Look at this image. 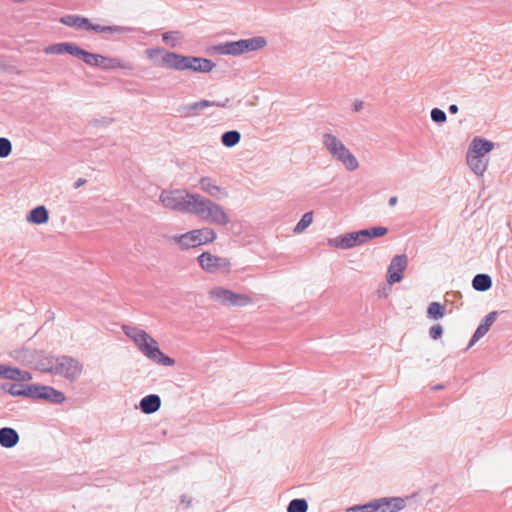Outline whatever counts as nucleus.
<instances>
[{
	"instance_id": "obj_1",
	"label": "nucleus",
	"mask_w": 512,
	"mask_h": 512,
	"mask_svg": "<svg viewBox=\"0 0 512 512\" xmlns=\"http://www.w3.org/2000/svg\"><path fill=\"white\" fill-rule=\"evenodd\" d=\"M123 331L147 358L165 366L174 365L175 361L160 351L157 341L147 332L130 326H123Z\"/></svg>"
},
{
	"instance_id": "obj_2",
	"label": "nucleus",
	"mask_w": 512,
	"mask_h": 512,
	"mask_svg": "<svg viewBox=\"0 0 512 512\" xmlns=\"http://www.w3.org/2000/svg\"><path fill=\"white\" fill-rule=\"evenodd\" d=\"M158 66L175 70H192L196 72H210L214 63L206 58L182 56L173 52L165 51V54L158 61Z\"/></svg>"
},
{
	"instance_id": "obj_3",
	"label": "nucleus",
	"mask_w": 512,
	"mask_h": 512,
	"mask_svg": "<svg viewBox=\"0 0 512 512\" xmlns=\"http://www.w3.org/2000/svg\"><path fill=\"white\" fill-rule=\"evenodd\" d=\"M191 213L213 224L226 226L230 223V216L223 206L199 194L195 198Z\"/></svg>"
},
{
	"instance_id": "obj_4",
	"label": "nucleus",
	"mask_w": 512,
	"mask_h": 512,
	"mask_svg": "<svg viewBox=\"0 0 512 512\" xmlns=\"http://www.w3.org/2000/svg\"><path fill=\"white\" fill-rule=\"evenodd\" d=\"M44 372L53 373L63 376L64 378L74 381L80 377L83 372V365L77 359L69 356L50 357L47 366H42Z\"/></svg>"
},
{
	"instance_id": "obj_5",
	"label": "nucleus",
	"mask_w": 512,
	"mask_h": 512,
	"mask_svg": "<svg viewBox=\"0 0 512 512\" xmlns=\"http://www.w3.org/2000/svg\"><path fill=\"white\" fill-rule=\"evenodd\" d=\"M217 237L214 229L204 227L201 229H194L184 234L175 235L171 239L181 249L193 248L196 246L204 245L213 242Z\"/></svg>"
},
{
	"instance_id": "obj_6",
	"label": "nucleus",
	"mask_w": 512,
	"mask_h": 512,
	"mask_svg": "<svg viewBox=\"0 0 512 512\" xmlns=\"http://www.w3.org/2000/svg\"><path fill=\"white\" fill-rule=\"evenodd\" d=\"M197 194L186 190H165L160 195L161 203L169 209L191 213Z\"/></svg>"
},
{
	"instance_id": "obj_7",
	"label": "nucleus",
	"mask_w": 512,
	"mask_h": 512,
	"mask_svg": "<svg viewBox=\"0 0 512 512\" xmlns=\"http://www.w3.org/2000/svg\"><path fill=\"white\" fill-rule=\"evenodd\" d=\"M211 300L229 307H244L253 303L248 294L235 293L227 288L216 286L209 290Z\"/></svg>"
},
{
	"instance_id": "obj_8",
	"label": "nucleus",
	"mask_w": 512,
	"mask_h": 512,
	"mask_svg": "<svg viewBox=\"0 0 512 512\" xmlns=\"http://www.w3.org/2000/svg\"><path fill=\"white\" fill-rule=\"evenodd\" d=\"M60 22L66 26L74 27L76 29L94 30L99 33H113L122 31V29L118 26L93 25L88 18L75 15L64 16L60 19Z\"/></svg>"
},
{
	"instance_id": "obj_9",
	"label": "nucleus",
	"mask_w": 512,
	"mask_h": 512,
	"mask_svg": "<svg viewBox=\"0 0 512 512\" xmlns=\"http://www.w3.org/2000/svg\"><path fill=\"white\" fill-rule=\"evenodd\" d=\"M83 61L91 66L102 67L107 70L114 69H132V65L119 58L104 57L99 54H93L85 50Z\"/></svg>"
},
{
	"instance_id": "obj_10",
	"label": "nucleus",
	"mask_w": 512,
	"mask_h": 512,
	"mask_svg": "<svg viewBox=\"0 0 512 512\" xmlns=\"http://www.w3.org/2000/svg\"><path fill=\"white\" fill-rule=\"evenodd\" d=\"M28 397L43 399L52 403H62L66 397L63 392L56 390L51 386L27 385Z\"/></svg>"
},
{
	"instance_id": "obj_11",
	"label": "nucleus",
	"mask_w": 512,
	"mask_h": 512,
	"mask_svg": "<svg viewBox=\"0 0 512 512\" xmlns=\"http://www.w3.org/2000/svg\"><path fill=\"white\" fill-rule=\"evenodd\" d=\"M200 267L208 272L215 273L220 270L229 271L231 262L228 258L219 257L209 252H203L197 258Z\"/></svg>"
},
{
	"instance_id": "obj_12",
	"label": "nucleus",
	"mask_w": 512,
	"mask_h": 512,
	"mask_svg": "<svg viewBox=\"0 0 512 512\" xmlns=\"http://www.w3.org/2000/svg\"><path fill=\"white\" fill-rule=\"evenodd\" d=\"M265 45L266 41L262 37L245 39L228 44L227 52L232 55H239L245 52L258 50L263 48Z\"/></svg>"
},
{
	"instance_id": "obj_13",
	"label": "nucleus",
	"mask_w": 512,
	"mask_h": 512,
	"mask_svg": "<svg viewBox=\"0 0 512 512\" xmlns=\"http://www.w3.org/2000/svg\"><path fill=\"white\" fill-rule=\"evenodd\" d=\"M44 52L48 55H62L64 53H68L82 60L85 54V50L81 49L74 43L68 42L49 45L44 48Z\"/></svg>"
},
{
	"instance_id": "obj_14",
	"label": "nucleus",
	"mask_w": 512,
	"mask_h": 512,
	"mask_svg": "<svg viewBox=\"0 0 512 512\" xmlns=\"http://www.w3.org/2000/svg\"><path fill=\"white\" fill-rule=\"evenodd\" d=\"M407 262L405 255H397L392 259L387 272V282L389 284L398 283L402 280Z\"/></svg>"
},
{
	"instance_id": "obj_15",
	"label": "nucleus",
	"mask_w": 512,
	"mask_h": 512,
	"mask_svg": "<svg viewBox=\"0 0 512 512\" xmlns=\"http://www.w3.org/2000/svg\"><path fill=\"white\" fill-rule=\"evenodd\" d=\"M374 501L377 512H398L405 507V500L400 497H384Z\"/></svg>"
},
{
	"instance_id": "obj_16",
	"label": "nucleus",
	"mask_w": 512,
	"mask_h": 512,
	"mask_svg": "<svg viewBox=\"0 0 512 512\" xmlns=\"http://www.w3.org/2000/svg\"><path fill=\"white\" fill-rule=\"evenodd\" d=\"M0 377L23 382L30 381L32 379L29 372L2 364H0Z\"/></svg>"
},
{
	"instance_id": "obj_17",
	"label": "nucleus",
	"mask_w": 512,
	"mask_h": 512,
	"mask_svg": "<svg viewBox=\"0 0 512 512\" xmlns=\"http://www.w3.org/2000/svg\"><path fill=\"white\" fill-rule=\"evenodd\" d=\"M200 187L203 192L212 197L227 196L228 194L224 188L219 186L216 181L210 177H202L200 179Z\"/></svg>"
},
{
	"instance_id": "obj_18",
	"label": "nucleus",
	"mask_w": 512,
	"mask_h": 512,
	"mask_svg": "<svg viewBox=\"0 0 512 512\" xmlns=\"http://www.w3.org/2000/svg\"><path fill=\"white\" fill-rule=\"evenodd\" d=\"M357 232L349 233L340 239H330L328 241L330 246L347 249L356 245L362 244L359 236H356Z\"/></svg>"
},
{
	"instance_id": "obj_19",
	"label": "nucleus",
	"mask_w": 512,
	"mask_h": 512,
	"mask_svg": "<svg viewBox=\"0 0 512 512\" xmlns=\"http://www.w3.org/2000/svg\"><path fill=\"white\" fill-rule=\"evenodd\" d=\"M334 157L341 161L344 166L350 170H356L359 163L355 156L345 147V145L334 155Z\"/></svg>"
},
{
	"instance_id": "obj_20",
	"label": "nucleus",
	"mask_w": 512,
	"mask_h": 512,
	"mask_svg": "<svg viewBox=\"0 0 512 512\" xmlns=\"http://www.w3.org/2000/svg\"><path fill=\"white\" fill-rule=\"evenodd\" d=\"M493 146V143L488 140L476 138L473 140L468 154L482 157L490 152L493 149Z\"/></svg>"
},
{
	"instance_id": "obj_21",
	"label": "nucleus",
	"mask_w": 512,
	"mask_h": 512,
	"mask_svg": "<svg viewBox=\"0 0 512 512\" xmlns=\"http://www.w3.org/2000/svg\"><path fill=\"white\" fill-rule=\"evenodd\" d=\"M495 319H496V312H491L485 317V319L482 321V323L476 329V331L472 337L471 344L478 341L489 331V329L493 325Z\"/></svg>"
},
{
	"instance_id": "obj_22",
	"label": "nucleus",
	"mask_w": 512,
	"mask_h": 512,
	"mask_svg": "<svg viewBox=\"0 0 512 512\" xmlns=\"http://www.w3.org/2000/svg\"><path fill=\"white\" fill-rule=\"evenodd\" d=\"M161 405V400L158 395L151 394L144 397L140 402V408L142 412L146 414H151L156 412Z\"/></svg>"
},
{
	"instance_id": "obj_23",
	"label": "nucleus",
	"mask_w": 512,
	"mask_h": 512,
	"mask_svg": "<svg viewBox=\"0 0 512 512\" xmlns=\"http://www.w3.org/2000/svg\"><path fill=\"white\" fill-rule=\"evenodd\" d=\"M19 441L17 432L12 428L0 429V444L5 448L15 446Z\"/></svg>"
},
{
	"instance_id": "obj_24",
	"label": "nucleus",
	"mask_w": 512,
	"mask_h": 512,
	"mask_svg": "<svg viewBox=\"0 0 512 512\" xmlns=\"http://www.w3.org/2000/svg\"><path fill=\"white\" fill-rule=\"evenodd\" d=\"M49 219L48 210L44 206H38L30 211L27 221L37 225L44 224Z\"/></svg>"
},
{
	"instance_id": "obj_25",
	"label": "nucleus",
	"mask_w": 512,
	"mask_h": 512,
	"mask_svg": "<svg viewBox=\"0 0 512 512\" xmlns=\"http://www.w3.org/2000/svg\"><path fill=\"white\" fill-rule=\"evenodd\" d=\"M387 232H388L387 228L378 226V227H373L370 229H364V230L357 231L356 236H359L361 239V242L364 243L369 239H372L375 237H382V236L386 235Z\"/></svg>"
},
{
	"instance_id": "obj_26",
	"label": "nucleus",
	"mask_w": 512,
	"mask_h": 512,
	"mask_svg": "<svg viewBox=\"0 0 512 512\" xmlns=\"http://www.w3.org/2000/svg\"><path fill=\"white\" fill-rule=\"evenodd\" d=\"M323 142L333 156L344 146V144L332 134H325L323 136Z\"/></svg>"
},
{
	"instance_id": "obj_27",
	"label": "nucleus",
	"mask_w": 512,
	"mask_h": 512,
	"mask_svg": "<svg viewBox=\"0 0 512 512\" xmlns=\"http://www.w3.org/2000/svg\"><path fill=\"white\" fill-rule=\"evenodd\" d=\"M323 142L333 156L344 146V144L332 134H325L323 136Z\"/></svg>"
},
{
	"instance_id": "obj_28",
	"label": "nucleus",
	"mask_w": 512,
	"mask_h": 512,
	"mask_svg": "<svg viewBox=\"0 0 512 512\" xmlns=\"http://www.w3.org/2000/svg\"><path fill=\"white\" fill-rule=\"evenodd\" d=\"M472 285L477 291H486L491 287L492 281L490 276L486 274H478L474 277Z\"/></svg>"
},
{
	"instance_id": "obj_29",
	"label": "nucleus",
	"mask_w": 512,
	"mask_h": 512,
	"mask_svg": "<svg viewBox=\"0 0 512 512\" xmlns=\"http://www.w3.org/2000/svg\"><path fill=\"white\" fill-rule=\"evenodd\" d=\"M445 315V307L439 302H431L427 309V316L430 319L438 320Z\"/></svg>"
},
{
	"instance_id": "obj_30",
	"label": "nucleus",
	"mask_w": 512,
	"mask_h": 512,
	"mask_svg": "<svg viewBox=\"0 0 512 512\" xmlns=\"http://www.w3.org/2000/svg\"><path fill=\"white\" fill-rule=\"evenodd\" d=\"M467 161L471 169L478 175H481L486 170V164L477 155L468 154Z\"/></svg>"
},
{
	"instance_id": "obj_31",
	"label": "nucleus",
	"mask_w": 512,
	"mask_h": 512,
	"mask_svg": "<svg viewBox=\"0 0 512 512\" xmlns=\"http://www.w3.org/2000/svg\"><path fill=\"white\" fill-rule=\"evenodd\" d=\"M221 141L224 146L232 147L240 141V133L238 131L225 132L221 137Z\"/></svg>"
},
{
	"instance_id": "obj_32",
	"label": "nucleus",
	"mask_w": 512,
	"mask_h": 512,
	"mask_svg": "<svg viewBox=\"0 0 512 512\" xmlns=\"http://www.w3.org/2000/svg\"><path fill=\"white\" fill-rule=\"evenodd\" d=\"M313 222V213L307 212L305 213L301 220L297 223V225L294 228L295 233H300L304 231L307 227H309Z\"/></svg>"
},
{
	"instance_id": "obj_33",
	"label": "nucleus",
	"mask_w": 512,
	"mask_h": 512,
	"mask_svg": "<svg viewBox=\"0 0 512 512\" xmlns=\"http://www.w3.org/2000/svg\"><path fill=\"white\" fill-rule=\"evenodd\" d=\"M308 504L304 499H294L289 503L288 512H306Z\"/></svg>"
},
{
	"instance_id": "obj_34",
	"label": "nucleus",
	"mask_w": 512,
	"mask_h": 512,
	"mask_svg": "<svg viewBox=\"0 0 512 512\" xmlns=\"http://www.w3.org/2000/svg\"><path fill=\"white\" fill-rule=\"evenodd\" d=\"M346 512H377L375 501H371L365 505H355L346 509Z\"/></svg>"
},
{
	"instance_id": "obj_35",
	"label": "nucleus",
	"mask_w": 512,
	"mask_h": 512,
	"mask_svg": "<svg viewBox=\"0 0 512 512\" xmlns=\"http://www.w3.org/2000/svg\"><path fill=\"white\" fill-rule=\"evenodd\" d=\"M12 150L11 142L7 138H0V157H7Z\"/></svg>"
},
{
	"instance_id": "obj_36",
	"label": "nucleus",
	"mask_w": 512,
	"mask_h": 512,
	"mask_svg": "<svg viewBox=\"0 0 512 512\" xmlns=\"http://www.w3.org/2000/svg\"><path fill=\"white\" fill-rule=\"evenodd\" d=\"M163 54H165V51L158 49V48L146 50L147 57L150 58L151 60H153L157 65H158L159 59L162 57Z\"/></svg>"
},
{
	"instance_id": "obj_37",
	"label": "nucleus",
	"mask_w": 512,
	"mask_h": 512,
	"mask_svg": "<svg viewBox=\"0 0 512 512\" xmlns=\"http://www.w3.org/2000/svg\"><path fill=\"white\" fill-rule=\"evenodd\" d=\"M431 118L435 122H444L446 120V114L444 111L438 108H434L431 111Z\"/></svg>"
},
{
	"instance_id": "obj_38",
	"label": "nucleus",
	"mask_w": 512,
	"mask_h": 512,
	"mask_svg": "<svg viewBox=\"0 0 512 512\" xmlns=\"http://www.w3.org/2000/svg\"><path fill=\"white\" fill-rule=\"evenodd\" d=\"M9 393L14 396H28L27 386L25 388H22L21 386L16 384L11 385V387L9 388Z\"/></svg>"
},
{
	"instance_id": "obj_39",
	"label": "nucleus",
	"mask_w": 512,
	"mask_h": 512,
	"mask_svg": "<svg viewBox=\"0 0 512 512\" xmlns=\"http://www.w3.org/2000/svg\"><path fill=\"white\" fill-rule=\"evenodd\" d=\"M213 105H216V106H224V104H219V103H214V102H209L207 100H202V101H199V102H196L194 103L191 108L192 109H204L208 106H213Z\"/></svg>"
},
{
	"instance_id": "obj_40",
	"label": "nucleus",
	"mask_w": 512,
	"mask_h": 512,
	"mask_svg": "<svg viewBox=\"0 0 512 512\" xmlns=\"http://www.w3.org/2000/svg\"><path fill=\"white\" fill-rule=\"evenodd\" d=\"M442 332V327L439 324L433 325L429 330V334L434 340L439 339L442 336Z\"/></svg>"
},
{
	"instance_id": "obj_41",
	"label": "nucleus",
	"mask_w": 512,
	"mask_h": 512,
	"mask_svg": "<svg viewBox=\"0 0 512 512\" xmlns=\"http://www.w3.org/2000/svg\"><path fill=\"white\" fill-rule=\"evenodd\" d=\"M176 32H166L163 34V40L166 43H170L171 41H174L176 39Z\"/></svg>"
},
{
	"instance_id": "obj_42",
	"label": "nucleus",
	"mask_w": 512,
	"mask_h": 512,
	"mask_svg": "<svg viewBox=\"0 0 512 512\" xmlns=\"http://www.w3.org/2000/svg\"><path fill=\"white\" fill-rule=\"evenodd\" d=\"M449 111L453 114L457 113L458 112V107L457 105L453 104L449 107Z\"/></svg>"
},
{
	"instance_id": "obj_43",
	"label": "nucleus",
	"mask_w": 512,
	"mask_h": 512,
	"mask_svg": "<svg viewBox=\"0 0 512 512\" xmlns=\"http://www.w3.org/2000/svg\"><path fill=\"white\" fill-rule=\"evenodd\" d=\"M397 201H398L397 197H396V196H393V197H391V198L389 199V204H390L391 206H394V205H396Z\"/></svg>"
},
{
	"instance_id": "obj_44",
	"label": "nucleus",
	"mask_w": 512,
	"mask_h": 512,
	"mask_svg": "<svg viewBox=\"0 0 512 512\" xmlns=\"http://www.w3.org/2000/svg\"><path fill=\"white\" fill-rule=\"evenodd\" d=\"M85 179H79L76 183H75V188H79L80 186H82L84 183H85Z\"/></svg>"
},
{
	"instance_id": "obj_45",
	"label": "nucleus",
	"mask_w": 512,
	"mask_h": 512,
	"mask_svg": "<svg viewBox=\"0 0 512 512\" xmlns=\"http://www.w3.org/2000/svg\"><path fill=\"white\" fill-rule=\"evenodd\" d=\"M15 2H18V3H22V2H25L26 0H14Z\"/></svg>"
},
{
	"instance_id": "obj_46",
	"label": "nucleus",
	"mask_w": 512,
	"mask_h": 512,
	"mask_svg": "<svg viewBox=\"0 0 512 512\" xmlns=\"http://www.w3.org/2000/svg\"><path fill=\"white\" fill-rule=\"evenodd\" d=\"M2 67H3V65L0 63V68H2Z\"/></svg>"
}]
</instances>
